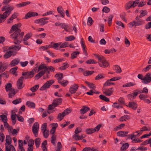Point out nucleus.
<instances>
[{"label": "nucleus", "instance_id": "obj_51", "mask_svg": "<svg viewBox=\"0 0 151 151\" xmlns=\"http://www.w3.org/2000/svg\"><path fill=\"white\" fill-rule=\"evenodd\" d=\"M32 36V34L31 33H28L25 35L23 39V40H27Z\"/></svg>", "mask_w": 151, "mask_h": 151}, {"label": "nucleus", "instance_id": "obj_62", "mask_svg": "<svg viewBox=\"0 0 151 151\" xmlns=\"http://www.w3.org/2000/svg\"><path fill=\"white\" fill-rule=\"evenodd\" d=\"M71 112V111L70 110V109L68 108L67 109H66L63 112V113L65 116L69 114Z\"/></svg>", "mask_w": 151, "mask_h": 151}, {"label": "nucleus", "instance_id": "obj_23", "mask_svg": "<svg viewBox=\"0 0 151 151\" xmlns=\"http://www.w3.org/2000/svg\"><path fill=\"white\" fill-rule=\"evenodd\" d=\"M57 11L58 13L60 14L61 17H65L64 11L61 6H59L57 8Z\"/></svg>", "mask_w": 151, "mask_h": 151}, {"label": "nucleus", "instance_id": "obj_24", "mask_svg": "<svg viewBox=\"0 0 151 151\" xmlns=\"http://www.w3.org/2000/svg\"><path fill=\"white\" fill-rule=\"evenodd\" d=\"M55 77L58 80V81H60L63 78V74L62 73H57L55 75Z\"/></svg>", "mask_w": 151, "mask_h": 151}, {"label": "nucleus", "instance_id": "obj_46", "mask_svg": "<svg viewBox=\"0 0 151 151\" xmlns=\"http://www.w3.org/2000/svg\"><path fill=\"white\" fill-rule=\"evenodd\" d=\"M12 85L10 83H8L5 85L6 91L7 92L9 91L10 90H11L12 88Z\"/></svg>", "mask_w": 151, "mask_h": 151}, {"label": "nucleus", "instance_id": "obj_39", "mask_svg": "<svg viewBox=\"0 0 151 151\" xmlns=\"http://www.w3.org/2000/svg\"><path fill=\"white\" fill-rule=\"evenodd\" d=\"M69 66L68 63H63V65L59 67L58 69L60 70H63L67 68Z\"/></svg>", "mask_w": 151, "mask_h": 151}, {"label": "nucleus", "instance_id": "obj_45", "mask_svg": "<svg viewBox=\"0 0 151 151\" xmlns=\"http://www.w3.org/2000/svg\"><path fill=\"white\" fill-rule=\"evenodd\" d=\"M129 145V144L127 143L123 144L121 148V151L125 150L128 147Z\"/></svg>", "mask_w": 151, "mask_h": 151}, {"label": "nucleus", "instance_id": "obj_54", "mask_svg": "<svg viewBox=\"0 0 151 151\" xmlns=\"http://www.w3.org/2000/svg\"><path fill=\"white\" fill-rule=\"evenodd\" d=\"M75 39V37L74 36L72 35L66 37L65 38V40L66 41H71L74 40Z\"/></svg>", "mask_w": 151, "mask_h": 151}, {"label": "nucleus", "instance_id": "obj_53", "mask_svg": "<svg viewBox=\"0 0 151 151\" xmlns=\"http://www.w3.org/2000/svg\"><path fill=\"white\" fill-rule=\"evenodd\" d=\"M94 73L93 71H86L83 72V74L84 76H87L92 74Z\"/></svg>", "mask_w": 151, "mask_h": 151}, {"label": "nucleus", "instance_id": "obj_33", "mask_svg": "<svg viewBox=\"0 0 151 151\" xmlns=\"http://www.w3.org/2000/svg\"><path fill=\"white\" fill-rule=\"evenodd\" d=\"M13 52L11 51H8L4 55V58L5 59H7L12 55Z\"/></svg>", "mask_w": 151, "mask_h": 151}, {"label": "nucleus", "instance_id": "obj_49", "mask_svg": "<svg viewBox=\"0 0 151 151\" xmlns=\"http://www.w3.org/2000/svg\"><path fill=\"white\" fill-rule=\"evenodd\" d=\"M65 116V115L63 112L60 113L58 114L57 119L60 121H61L63 119Z\"/></svg>", "mask_w": 151, "mask_h": 151}, {"label": "nucleus", "instance_id": "obj_13", "mask_svg": "<svg viewBox=\"0 0 151 151\" xmlns=\"http://www.w3.org/2000/svg\"><path fill=\"white\" fill-rule=\"evenodd\" d=\"M24 79L23 77H21L17 81V85L19 89H21L24 87V86H23Z\"/></svg>", "mask_w": 151, "mask_h": 151}, {"label": "nucleus", "instance_id": "obj_14", "mask_svg": "<svg viewBox=\"0 0 151 151\" xmlns=\"http://www.w3.org/2000/svg\"><path fill=\"white\" fill-rule=\"evenodd\" d=\"M11 8V9H9V10L6 11L3 14H0V16L2 17L4 19H6V17L9 15L11 13V11L14 9L13 7H12Z\"/></svg>", "mask_w": 151, "mask_h": 151}, {"label": "nucleus", "instance_id": "obj_20", "mask_svg": "<svg viewBox=\"0 0 151 151\" xmlns=\"http://www.w3.org/2000/svg\"><path fill=\"white\" fill-rule=\"evenodd\" d=\"M127 107L131 108L132 109L135 110L137 108V105L136 103L133 102H129L128 105H126Z\"/></svg>", "mask_w": 151, "mask_h": 151}, {"label": "nucleus", "instance_id": "obj_22", "mask_svg": "<svg viewBox=\"0 0 151 151\" xmlns=\"http://www.w3.org/2000/svg\"><path fill=\"white\" fill-rule=\"evenodd\" d=\"M90 110V108L86 106H83L82 108L80 109V111L81 114H83L86 113Z\"/></svg>", "mask_w": 151, "mask_h": 151}, {"label": "nucleus", "instance_id": "obj_29", "mask_svg": "<svg viewBox=\"0 0 151 151\" xmlns=\"http://www.w3.org/2000/svg\"><path fill=\"white\" fill-rule=\"evenodd\" d=\"M26 105L30 108H35V104L34 103L29 101H27Z\"/></svg>", "mask_w": 151, "mask_h": 151}, {"label": "nucleus", "instance_id": "obj_19", "mask_svg": "<svg viewBox=\"0 0 151 151\" xmlns=\"http://www.w3.org/2000/svg\"><path fill=\"white\" fill-rule=\"evenodd\" d=\"M61 44V42L54 43L53 42H52L50 44V48L52 47L55 49L58 50V47L59 46H60Z\"/></svg>", "mask_w": 151, "mask_h": 151}, {"label": "nucleus", "instance_id": "obj_1", "mask_svg": "<svg viewBox=\"0 0 151 151\" xmlns=\"http://www.w3.org/2000/svg\"><path fill=\"white\" fill-rule=\"evenodd\" d=\"M21 26V23L15 24L12 26L9 32L11 34L14 32L10 35V38L13 39L14 42L17 44L20 43L22 40L24 35V32L20 33L21 30L19 28Z\"/></svg>", "mask_w": 151, "mask_h": 151}, {"label": "nucleus", "instance_id": "obj_9", "mask_svg": "<svg viewBox=\"0 0 151 151\" xmlns=\"http://www.w3.org/2000/svg\"><path fill=\"white\" fill-rule=\"evenodd\" d=\"M55 127H53L50 131V133L52 134L51 138V142L54 145H55V141L56 140V136L54 134L55 131Z\"/></svg>", "mask_w": 151, "mask_h": 151}, {"label": "nucleus", "instance_id": "obj_30", "mask_svg": "<svg viewBox=\"0 0 151 151\" xmlns=\"http://www.w3.org/2000/svg\"><path fill=\"white\" fill-rule=\"evenodd\" d=\"M18 69L17 67H15L11 68L9 71L12 74L14 75L15 76H17V74L16 73V72Z\"/></svg>", "mask_w": 151, "mask_h": 151}, {"label": "nucleus", "instance_id": "obj_11", "mask_svg": "<svg viewBox=\"0 0 151 151\" xmlns=\"http://www.w3.org/2000/svg\"><path fill=\"white\" fill-rule=\"evenodd\" d=\"M79 87L77 84H74L71 85L69 88V91L71 94L75 93Z\"/></svg>", "mask_w": 151, "mask_h": 151}, {"label": "nucleus", "instance_id": "obj_64", "mask_svg": "<svg viewBox=\"0 0 151 151\" xmlns=\"http://www.w3.org/2000/svg\"><path fill=\"white\" fill-rule=\"evenodd\" d=\"M137 150H140L141 151H145L147 150V147H139L137 149Z\"/></svg>", "mask_w": 151, "mask_h": 151}, {"label": "nucleus", "instance_id": "obj_15", "mask_svg": "<svg viewBox=\"0 0 151 151\" xmlns=\"http://www.w3.org/2000/svg\"><path fill=\"white\" fill-rule=\"evenodd\" d=\"M38 15L37 13L33 12H30L27 13L24 17L25 19H27L31 17H34Z\"/></svg>", "mask_w": 151, "mask_h": 151}, {"label": "nucleus", "instance_id": "obj_27", "mask_svg": "<svg viewBox=\"0 0 151 151\" xmlns=\"http://www.w3.org/2000/svg\"><path fill=\"white\" fill-rule=\"evenodd\" d=\"M128 133V132L120 131L117 132V134L119 137H124L127 136Z\"/></svg>", "mask_w": 151, "mask_h": 151}, {"label": "nucleus", "instance_id": "obj_5", "mask_svg": "<svg viewBox=\"0 0 151 151\" xmlns=\"http://www.w3.org/2000/svg\"><path fill=\"white\" fill-rule=\"evenodd\" d=\"M35 74V72L34 70L30 72H23L22 74L23 76H24L23 77L25 79H28L33 77Z\"/></svg>", "mask_w": 151, "mask_h": 151}, {"label": "nucleus", "instance_id": "obj_37", "mask_svg": "<svg viewBox=\"0 0 151 151\" xmlns=\"http://www.w3.org/2000/svg\"><path fill=\"white\" fill-rule=\"evenodd\" d=\"M105 77V75L104 74H99L96 76L95 78V80H99L101 79L104 78Z\"/></svg>", "mask_w": 151, "mask_h": 151}, {"label": "nucleus", "instance_id": "obj_48", "mask_svg": "<svg viewBox=\"0 0 151 151\" xmlns=\"http://www.w3.org/2000/svg\"><path fill=\"white\" fill-rule=\"evenodd\" d=\"M115 68V70H116L117 73H120L122 72V70L120 66L118 65H115L114 66Z\"/></svg>", "mask_w": 151, "mask_h": 151}, {"label": "nucleus", "instance_id": "obj_34", "mask_svg": "<svg viewBox=\"0 0 151 151\" xmlns=\"http://www.w3.org/2000/svg\"><path fill=\"white\" fill-rule=\"evenodd\" d=\"M47 66H44V65H40L38 69V71H39L40 70H42V69H44L43 71H42L43 72H44V74L46 73V71L47 70Z\"/></svg>", "mask_w": 151, "mask_h": 151}, {"label": "nucleus", "instance_id": "obj_36", "mask_svg": "<svg viewBox=\"0 0 151 151\" xmlns=\"http://www.w3.org/2000/svg\"><path fill=\"white\" fill-rule=\"evenodd\" d=\"M136 84V83H132L130 82L126 83L125 84L123 85L122 87L125 88L126 87L132 86H134Z\"/></svg>", "mask_w": 151, "mask_h": 151}, {"label": "nucleus", "instance_id": "obj_42", "mask_svg": "<svg viewBox=\"0 0 151 151\" xmlns=\"http://www.w3.org/2000/svg\"><path fill=\"white\" fill-rule=\"evenodd\" d=\"M58 83L63 86H66L68 83V81L63 80L62 81H58Z\"/></svg>", "mask_w": 151, "mask_h": 151}, {"label": "nucleus", "instance_id": "obj_31", "mask_svg": "<svg viewBox=\"0 0 151 151\" xmlns=\"http://www.w3.org/2000/svg\"><path fill=\"white\" fill-rule=\"evenodd\" d=\"M21 47V46L20 45H18L17 46L14 45L10 47H9V49L10 50L12 49L14 50L18 51L20 49Z\"/></svg>", "mask_w": 151, "mask_h": 151}, {"label": "nucleus", "instance_id": "obj_43", "mask_svg": "<svg viewBox=\"0 0 151 151\" xmlns=\"http://www.w3.org/2000/svg\"><path fill=\"white\" fill-rule=\"evenodd\" d=\"M79 53L80 52L79 51H76L72 53L71 54L70 58L73 59L76 58L77 55H78Z\"/></svg>", "mask_w": 151, "mask_h": 151}, {"label": "nucleus", "instance_id": "obj_7", "mask_svg": "<svg viewBox=\"0 0 151 151\" xmlns=\"http://www.w3.org/2000/svg\"><path fill=\"white\" fill-rule=\"evenodd\" d=\"M39 127L37 122H35L32 127V132L35 136L36 137L38 136V132L39 130Z\"/></svg>", "mask_w": 151, "mask_h": 151}, {"label": "nucleus", "instance_id": "obj_41", "mask_svg": "<svg viewBox=\"0 0 151 151\" xmlns=\"http://www.w3.org/2000/svg\"><path fill=\"white\" fill-rule=\"evenodd\" d=\"M96 131L95 129L89 128L86 129V132L87 134H90L93 133Z\"/></svg>", "mask_w": 151, "mask_h": 151}, {"label": "nucleus", "instance_id": "obj_4", "mask_svg": "<svg viewBox=\"0 0 151 151\" xmlns=\"http://www.w3.org/2000/svg\"><path fill=\"white\" fill-rule=\"evenodd\" d=\"M53 80H51L47 81L40 89L41 91H43L50 88L51 85L54 83Z\"/></svg>", "mask_w": 151, "mask_h": 151}, {"label": "nucleus", "instance_id": "obj_17", "mask_svg": "<svg viewBox=\"0 0 151 151\" xmlns=\"http://www.w3.org/2000/svg\"><path fill=\"white\" fill-rule=\"evenodd\" d=\"M8 65L6 63L0 62V73L3 72L7 68Z\"/></svg>", "mask_w": 151, "mask_h": 151}, {"label": "nucleus", "instance_id": "obj_32", "mask_svg": "<svg viewBox=\"0 0 151 151\" xmlns=\"http://www.w3.org/2000/svg\"><path fill=\"white\" fill-rule=\"evenodd\" d=\"M129 116L127 115H124V116L121 117L119 118V120L121 122H122L124 121H127L129 119Z\"/></svg>", "mask_w": 151, "mask_h": 151}, {"label": "nucleus", "instance_id": "obj_18", "mask_svg": "<svg viewBox=\"0 0 151 151\" xmlns=\"http://www.w3.org/2000/svg\"><path fill=\"white\" fill-rule=\"evenodd\" d=\"M137 95V93L136 92L135 90L132 93L128 94L127 96L129 99L132 100L135 98Z\"/></svg>", "mask_w": 151, "mask_h": 151}, {"label": "nucleus", "instance_id": "obj_25", "mask_svg": "<svg viewBox=\"0 0 151 151\" xmlns=\"http://www.w3.org/2000/svg\"><path fill=\"white\" fill-rule=\"evenodd\" d=\"M30 3V2H23L22 3H21L19 4H17L16 5V6L17 8H20L22 7H23L24 6H26L27 5V4H29Z\"/></svg>", "mask_w": 151, "mask_h": 151}, {"label": "nucleus", "instance_id": "obj_12", "mask_svg": "<svg viewBox=\"0 0 151 151\" xmlns=\"http://www.w3.org/2000/svg\"><path fill=\"white\" fill-rule=\"evenodd\" d=\"M144 81H142L143 83L147 84L151 81V73H147L144 77Z\"/></svg>", "mask_w": 151, "mask_h": 151}, {"label": "nucleus", "instance_id": "obj_6", "mask_svg": "<svg viewBox=\"0 0 151 151\" xmlns=\"http://www.w3.org/2000/svg\"><path fill=\"white\" fill-rule=\"evenodd\" d=\"M102 91L103 93L105 95L110 96L112 94L114 91V89L113 87L109 88H106L105 87H103Z\"/></svg>", "mask_w": 151, "mask_h": 151}, {"label": "nucleus", "instance_id": "obj_44", "mask_svg": "<svg viewBox=\"0 0 151 151\" xmlns=\"http://www.w3.org/2000/svg\"><path fill=\"white\" fill-rule=\"evenodd\" d=\"M40 139L39 138L35 139V141L37 148H38L40 144Z\"/></svg>", "mask_w": 151, "mask_h": 151}, {"label": "nucleus", "instance_id": "obj_10", "mask_svg": "<svg viewBox=\"0 0 151 151\" xmlns=\"http://www.w3.org/2000/svg\"><path fill=\"white\" fill-rule=\"evenodd\" d=\"M98 63L100 66L103 68H106L109 65V63L104 57L98 62Z\"/></svg>", "mask_w": 151, "mask_h": 151}, {"label": "nucleus", "instance_id": "obj_8", "mask_svg": "<svg viewBox=\"0 0 151 151\" xmlns=\"http://www.w3.org/2000/svg\"><path fill=\"white\" fill-rule=\"evenodd\" d=\"M48 19L49 18H48L44 17L36 20L34 22L36 23L39 24L40 25H44L48 22V21H46V20H48Z\"/></svg>", "mask_w": 151, "mask_h": 151}, {"label": "nucleus", "instance_id": "obj_47", "mask_svg": "<svg viewBox=\"0 0 151 151\" xmlns=\"http://www.w3.org/2000/svg\"><path fill=\"white\" fill-rule=\"evenodd\" d=\"M1 119L2 121L4 123L7 122V116L4 115H0V120Z\"/></svg>", "mask_w": 151, "mask_h": 151}, {"label": "nucleus", "instance_id": "obj_56", "mask_svg": "<svg viewBox=\"0 0 151 151\" xmlns=\"http://www.w3.org/2000/svg\"><path fill=\"white\" fill-rule=\"evenodd\" d=\"M93 55L96 58L98 59L99 62L100 60H101V59L104 57L103 56L99 55L98 54H94Z\"/></svg>", "mask_w": 151, "mask_h": 151}, {"label": "nucleus", "instance_id": "obj_3", "mask_svg": "<svg viewBox=\"0 0 151 151\" xmlns=\"http://www.w3.org/2000/svg\"><path fill=\"white\" fill-rule=\"evenodd\" d=\"M139 1V0H136L134 1H130L128 2L125 5V9L128 10L132 7L136 6Z\"/></svg>", "mask_w": 151, "mask_h": 151}, {"label": "nucleus", "instance_id": "obj_59", "mask_svg": "<svg viewBox=\"0 0 151 151\" xmlns=\"http://www.w3.org/2000/svg\"><path fill=\"white\" fill-rule=\"evenodd\" d=\"M22 101V99L21 98H19L18 99H16L15 100L13 101L12 102L13 104H17L21 103Z\"/></svg>", "mask_w": 151, "mask_h": 151}, {"label": "nucleus", "instance_id": "obj_61", "mask_svg": "<svg viewBox=\"0 0 151 151\" xmlns=\"http://www.w3.org/2000/svg\"><path fill=\"white\" fill-rule=\"evenodd\" d=\"M81 46L83 48V51L84 54L86 56H87L88 54L87 50L86 49V47L85 45H81Z\"/></svg>", "mask_w": 151, "mask_h": 151}, {"label": "nucleus", "instance_id": "obj_2", "mask_svg": "<svg viewBox=\"0 0 151 151\" xmlns=\"http://www.w3.org/2000/svg\"><path fill=\"white\" fill-rule=\"evenodd\" d=\"M135 19L136 21L131 22L129 24L131 26H130V27L141 25L144 23V21L143 20L139 19L138 16L136 17Z\"/></svg>", "mask_w": 151, "mask_h": 151}, {"label": "nucleus", "instance_id": "obj_57", "mask_svg": "<svg viewBox=\"0 0 151 151\" xmlns=\"http://www.w3.org/2000/svg\"><path fill=\"white\" fill-rule=\"evenodd\" d=\"M64 60L63 58H58L52 61V62L54 63H56L63 61Z\"/></svg>", "mask_w": 151, "mask_h": 151}, {"label": "nucleus", "instance_id": "obj_35", "mask_svg": "<svg viewBox=\"0 0 151 151\" xmlns=\"http://www.w3.org/2000/svg\"><path fill=\"white\" fill-rule=\"evenodd\" d=\"M44 74H45L44 72H43L42 71H40L39 73L35 75L34 78L35 80H38Z\"/></svg>", "mask_w": 151, "mask_h": 151}, {"label": "nucleus", "instance_id": "obj_50", "mask_svg": "<svg viewBox=\"0 0 151 151\" xmlns=\"http://www.w3.org/2000/svg\"><path fill=\"white\" fill-rule=\"evenodd\" d=\"M99 98L103 100L106 102H109V99L108 98L103 95H100L99 96Z\"/></svg>", "mask_w": 151, "mask_h": 151}, {"label": "nucleus", "instance_id": "obj_60", "mask_svg": "<svg viewBox=\"0 0 151 151\" xmlns=\"http://www.w3.org/2000/svg\"><path fill=\"white\" fill-rule=\"evenodd\" d=\"M47 125L46 123H44L41 127V130L42 131L45 132L47 130Z\"/></svg>", "mask_w": 151, "mask_h": 151}, {"label": "nucleus", "instance_id": "obj_21", "mask_svg": "<svg viewBox=\"0 0 151 151\" xmlns=\"http://www.w3.org/2000/svg\"><path fill=\"white\" fill-rule=\"evenodd\" d=\"M20 60L18 58H16L13 60L9 64L11 67L17 65L19 63Z\"/></svg>", "mask_w": 151, "mask_h": 151}, {"label": "nucleus", "instance_id": "obj_63", "mask_svg": "<svg viewBox=\"0 0 151 151\" xmlns=\"http://www.w3.org/2000/svg\"><path fill=\"white\" fill-rule=\"evenodd\" d=\"M113 16L112 15H110L109 17L108 22L109 24V26H110L111 24L112 23V20L113 18Z\"/></svg>", "mask_w": 151, "mask_h": 151}, {"label": "nucleus", "instance_id": "obj_38", "mask_svg": "<svg viewBox=\"0 0 151 151\" xmlns=\"http://www.w3.org/2000/svg\"><path fill=\"white\" fill-rule=\"evenodd\" d=\"M17 13L16 12H14L11 16L10 17L9 19H8L7 23H10V21H12V20H13L14 19L16 18L17 17Z\"/></svg>", "mask_w": 151, "mask_h": 151}, {"label": "nucleus", "instance_id": "obj_58", "mask_svg": "<svg viewBox=\"0 0 151 151\" xmlns=\"http://www.w3.org/2000/svg\"><path fill=\"white\" fill-rule=\"evenodd\" d=\"M93 21V20L92 18L90 17H89L88 18V21H87V24L89 26H91L92 25Z\"/></svg>", "mask_w": 151, "mask_h": 151}, {"label": "nucleus", "instance_id": "obj_28", "mask_svg": "<svg viewBox=\"0 0 151 151\" xmlns=\"http://www.w3.org/2000/svg\"><path fill=\"white\" fill-rule=\"evenodd\" d=\"M111 81L109 79L104 84L103 87H105L106 86H109L111 85H114V83L111 82Z\"/></svg>", "mask_w": 151, "mask_h": 151}, {"label": "nucleus", "instance_id": "obj_52", "mask_svg": "<svg viewBox=\"0 0 151 151\" xmlns=\"http://www.w3.org/2000/svg\"><path fill=\"white\" fill-rule=\"evenodd\" d=\"M39 85H36L30 88V90L33 92H35L38 89L39 87Z\"/></svg>", "mask_w": 151, "mask_h": 151}, {"label": "nucleus", "instance_id": "obj_16", "mask_svg": "<svg viewBox=\"0 0 151 151\" xmlns=\"http://www.w3.org/2000/svg\"><path fill=\"white\" fill-rule=\"evenodd\" d=\"M62 102V99L61 98H58L55 99L53 101V104L55 106L60 105Z\"/></svg>", "mask_w": 151, "mask_h": 151}, {"label": "nucleus", "instance_id": "obj_40", "mask_svg": "<svg viewBox=\"0 0 151 151\" xmlns=\"http://www.w3.org/2000/svg\"><path fill=\"white\" fill-rule=\"evenodd\" d=\"M47 144V141L45 140L42 144V147L43 151H47L46 145Z\"/></svg>", "mask_w": 151, "mask_h": 151}, {"label": "nucleus", "instance_id": "obj_55", "mask_svg": "<svg viewBox=\"0 0 151 151\" xmlns=\"http://www.w3.org/2000/svg\"><path fill=\"white\" fill-rule=\"evenodd\" d=\"M86 63L87 64H91L93 63L96 64L97 63V62L95 60L93 59H89L86 61Z\"/></svg>", "mask_w": 151, "mask_h": 151}, {"label": "nucleus", "instance_id": "obj_26", "mask_svg": "<svg viewBox=\"0 0 151 151\" xmlns=\"http://www.w3.org/2000/svg\"><path fill=\"white\" fill-rule=\"evenodd\" d=\"M6 143L5 144H7V146L10 145V144L12 142V138L9 135H6Z\"/></svg>", "mask_w": 151, "mask_h": 151}]
</instances>
